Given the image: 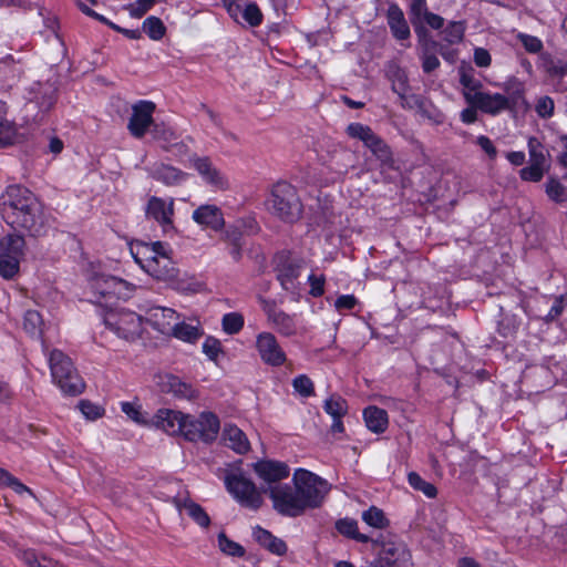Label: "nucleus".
Returning <instances> with one entry per match:
<instances>
[{"mask_svg":"<svg viewBox=\"0 0 567 567\" xmlns=\"http://www.w3.org/2000/svg\"><path fill=\"white\" fill-rule=\"evenodd\" d=\"M193 219L198 225L218 231L224 228L225 219L223 212L216 205H202L193 213Z\"/></svg>","mask_w":567,"mask_h":567,"instance_id":"6ab92c4d","label":"nucleus"},{"mask_svg":"<svg viewBox=\"0 0 567 567\" xmlns=\"http://www.w3.org/2000/svg\"><path fill=\"white\" fill-rule=\"evenodd\" d=\"M269 496L272 501L274 508L284 516L297 517L306 512L302 501L297 488L285 485L269 486Z\"/></svg>","mask_w":567,"mask_h":567,"instance_id":"1a4fd4ad","label":"nucleus"},{"mask_svg":"<svg viewBox=\"0 0 567 567\" xmlns=\"http://www.w3.org/2000/svg\"><path fill=\"white\" fill-rule=\"evenodd\" d=\"M474 62L480 68H487L491 65L492 58L487 50L477 48L474 51Z\"/></svg>","mask_w":567,"mask_h":567,"instance_id":"774afa93","label":"nucleus"},{"mask_svg":"<svg viewBox=\"0 0 567 567\" xmlns=\"http://www.w3.org/2000/svg\"><path fill=\"white\" fill-rule=\"evenodd\" d=\"M225 444L238 454H245L249 451L250 444L246 434L236 425L227 424L223 431Z\"/></svg>","mask_w":567,"mask_h":567,"instance_id":"412c9836","label":"nucleus"},{"mask_svg":"<svg viewBox=\"0 0 567 567\" xmlns=\"http://www.w3.org/2000/svg\"><path fill=\"white\" fill-rule=\"evenodd\" d=\"M79 408L83 415L89 420H96L101 417L104 413V410L101 406L90 401H81L79 403Z\"/></svg>","mask_w":567,"mask_h":567,"instance_id":"bf43d9fd","label":"nucleus"},{"mask_svg":"<svg viewBox=\"0 0 567 567\" xmlns=\"http://www.w3.org/2000/svg\"><path fill=\"white\" fill-rule=\"evenodd\" d=\"M155 260H156L155 270L150 271L148 274L158 279H164V280L173 278L174 262H173L172 258L166 254L164 246L159 250L158 257Z\"/></svg>","mask_w":567,"mask_h":567,"instance_id":"72a5a7b5","label":"nucleus"},{"mask_svg":"<svg viewBox=\"0 0 567 567\" xmlns=\"http://www.w3.org/2000/svg\"><path fill=\"white\" fill-rule=\"evenodd\" d=\"M223 330L228 334L238 333L244 327V318L238 312H230L223 317Z\"/></svg>","mask_w":567,"mask_h":567,"instance_id":"a18cd8bd","label":"nucleus"},{"mask_svg":"<svg viewBox=\"0 0 567 567\" xmlns=\"http://www.w3.org/2000/svg\"><path fill=\"white\" fill-rule=\"evenodd\" d=\"M41 89H42V96H41V99H38L37 103L39 104V107L42 111H49L55 102L54 92L50 86H45V87H41Z\"/></svg>","mask_w":567,"mask_h":567,"instance_id":"69168bd1","label":"nucleus"},{"mask_svg":"<svg viewBox=\"0 0 567 567\" xmlns=\"http://www.w3.org/2000/svg\"><path fill=\"white\" fill-rule=\"evenodd\" d=\"M145 319L162 334L177 337V316L174 309L152 307L147 310Z\"/></svg>","mask_w":567,"mask_h":567,"instance_id":"ddd939ff","label":"nucleus"},{"mask_svg":"<svg viewBox=\"0 0 567 567\" xmlns=\"http://www.w3.org/2000/svg\"><path fill=\"white\" fill-rule=\"evenodd\" d=\"M254 537L262 547L272 554L284 555L287 551V545L282 539L259 526L254 528Z\"/></svg>","mask_w":567,"mask_h":567,"instance_id":"b1692460","label":"nucleus"},{"mask_svg":"<svg viewBox=\"0 0 567 567\" xmlns=\"http://www.w3.org/2000/svg\"><path fill=\"white\" fill-rule=\"evenodd\" d=\"M163 244L157 241L154 244L137 243L131 247L132 256L135 261L146 271H154L156 258L162 249Z\"/></svg>","mask_w":567,"mask_h":567,"instance_id":"a211bd4d","label":"nucleus"},{"mask_svg":"<svg viewBox=\"0 0 567 567\" xmlns=\"http://www.w3.org/2000/svg\"><path fill=\"white\" fill-rule=\"evenodd\" d=\"M293 483L306 511L320 507L331 488L326 480L302 468L296 471Z\"/></svg>","mask_w":567,"mask_h":567,"instance_id":"423d86ee","label":"nucleus"},{"mask_svg":"<svg viewBox=\"0 0 567 567\" xmlns=\"http://www.w3.org/2000/svg\"><path fill=\"white\" fill-rule=\"evenodd\" d=\"M295 390L302 396H310L313 394V383L307 375L297 377L293 382Z\"/></svg>","mask_w":567,"mask_h":567,"instance_id":"13d9d810","label":"nucleus"},{"mask_svg":"<svg viewBox=\"0 0 567 567\" xmlns=\"http://www.w3.org/2000/svg\"><path fill=\"white\" fill-rule=\"evenodd\" d=\"M121 406L122 411L127 415L128 419L140 425L150 426V420L147 419L146 414L143 413L142 406L140 404L123 402Z\"/></svg>","mask_w":567,"mask_h":567,"instance_id":"37998d69","label":"nucleus"},{"mask_svg":"<svg viewBox=\"0 0 567 567\" xmlns=\"http://www.w3.org/2000/svg\"><path fill=\"white\" fill-rule=\"evenodd\" d=\"M16 135V127L12 122L0 114V146L11 144Z\"/></svg>","mask_w":567,"mask_h":567,"instance_id":"8fccbe9b","label":"nucleus"},{"mask_svg":"<svg viewBox=\"0 0 567 567\" xmlns=\"http://www.w3.org/2000/svg\"><path fill=\"white\" fill-rule=\"evenodd\" d=\"M43 320L35 310H28L23 319L24 330L32 337H40L42 333Z\"/></svg>","mask_w":567,"mask_h":567,"instance_id":"58836bf2","label":"nucleus"},{"mask_svg":"<svg viewBox=\"0 0 567 567\" xmlns=\"http://www.w3.org/2000/svg\"><path fill=\"white\" fill-rule=\"evenodd\" d=\"M302 265L303 261L300 258L290 255H282L279 257L278 279L280 280L284 289L290 291L296 289L295 280L298 278Z\"/></svg>","mask_w":567,"mask_h":567,"instance_id":"dca6fc26","label":"nucleus"},{"mask_svg":"<svg viewBox=\"0 0 567 567\" xmlns=\"http://www.w3.org/2000/svg\"><path fill=\"white\" fill-rule=\"evenodd\" d=\"M157 175L165 184L173 185L177 182V171L174 167L163 166L157 171Z\"/></svg>","mask_w":567,"mask_h":567,"instance_id":"338daca9","label":"nucleus"},{"mask_svg":"<svg viewBox=\"0 0 567 567\" xmlns=\"http://www.w3.org/2000/svg\"><path fill=\"white\" fill-rule=\"evenodd\" d=\"M218 545L220 550L227 555L240 557L245 554L244 548L239 544L228 539L224 533L218 535Z\"/></svg>","mask_w":567,"mask_h":567,"instance_id":"09e8293b","label":"nucleus"},{"mask_svg":"<svg viewBox=\"0 0 567 567\" xmlns=\"http://www.w3.org/2000/svg\"><path fill=\"white\" fill-rule=\"evenodd\" d=\"M225 483L228 492L244 507L257 511L261 507L264 499L254 482L241 474L231 473L226 476Z\"/></svg>","mask_w":567,"mask_h":567,"instance_id":"0eeeda50","label":"nucleus"},{"mask_svg":"<svg viewBox=\"0 0 567 567\" xmlns=\"http://www.w3.org/2000/svg\"><path fill=\"white\" fill-rule=\"evenodd\" d=\"M116 277L105 274L95 275L91 281V288L99 297L104 299H113Z\"/></svg>","mask_w":567,"mask_h":567,"instance_id":"cd10ccee","label":"nucleus"},{"mask_svg":"<svg viewBox=\"0 0 567 567\" xmlns=\"http://www.w3.org/2000/svg\"><path fill=\"white\" fill-rule=\"evenodd\" d=\"M266 206L271 215L286 223H295L302 213L297 190L287 182H278L272 186Z\"/></svg>","mask_w":567,"mask_h":567,"instance_id":"7ed1b4c3","label":"nucleus"},{"mask_svg":"<svg viewBox=\"0 0 567 567\" xmlns=\"http://www.w3.org/2000/svg\"><path fill=\"white\" fill-rule=\"evenodd\" d=\"M179 509L184 511L185 514L199 527L207 528L210 524V518L206 511L197 503L192 499L179 501Z\"/></svg>","mask_w":567,"mask_h":567,"instance_id":"c85d7f7f","label":"nucleus"},{"mask_svg":"<svg viewBox=\"0 0 567 567\" xmlns=\"http://www.w3.org/2000/svg\"><path fill=\"white\" fill-rule=\"evenodd\" d=\"M142 322L141 316L124 309L110 312L105 317V324L120 338L128 341H134L141 337Z\"/></svg>","mask_w":567,"mask_h":567,"instance_id":"6e6552de","label":"nucleus"},{"mask_svg":"<svg viewBox=\"0 0 567 567\" xmlns=\"http://www.w3.org/2000/svg\"><path fill=\"white\" fill-rule=\"evenodd\" d=\"M546 194L548 197L557 203L566 199L567 190L563 184L556 178L550 177L546 185Z\"/></svg>","mask_w":567,"mask_h":567,"instance_id":"49530a36","label":"nucleus"},{"mask_svg":"<svg viewBox=\"0 0 567 567\" xmlns=\"http://www.w3.org/2000/svg\"><path fill=\"white\" fill-rule=\"evenodd\" d=\"M203 352L208 359L216 361L223 352L220 341L214 337H207L203 343Z\"/></svg>","mask_w":567,"mask_h":567,"instance_id":"864d4df0","label":"nucleus"},{"mask_svg":"<svg viewBox=\"0 0 567 567\" xmlns=\"http://www.w3.org/2000/svg\"><path fill=\"white\" fill-rule=\"evenodd\" d=\"M388 74L392 82V90L394 93L400 96L410 92L408 75L404 70L398 66H391Z\"/></svg>","mask_w":567,"mask_h":567,"instance_id":"c9c22d12","label":"nucleus"},{"mask_svg":"<svg viewBox=\"0 0 567 567\" xmlns=\"http://www.w3.org/2000/svg\"><path fill=\"white\" fill-rule=\"evenodd\" d=\"M156 386L162 395L161 402L171 405L177 399V381L173 374H157Z\"/></svg>","mask_w":567,"mask_h":567,"instance_id":"a878e982","label":"nucleus"},{"mask_svg":"<svg viewBox=\"0 0 567 567\" xmlns=\"http://www.w3.org/2000/svg\"><path fill=\"white\" fill-rule=\"evenodd\" d=\"M176 420L177 413L174 409L161 408L150 420V425L173 435L175 433L174 425Z\"/></svg>","mask_w":567,"mask_h":567,"instance_id":"bb28decb","label":"nucleus"},{"mask_svg":"<svg viewBox=\"0 0 567 567\" xmlns=\"http://www.w3.org/2000/svg\"><path fill=\"white\" fill-rule=\"evenodd\" d=\"M336 528L343 536L355 539L357 542H360V543H368V542H371V539H372L369 536L359 533L358 523L354 519H350V518L340 519L337 522Z\"/></svg>","mask_w":567,"mask_h":567,"instance_id":"f704fd0d","label":"nucleus"},{"mask_svg":"<svg viewBox=\"0 0 567 567\" xmlns=\"http://www.w3.org/2000/svg\"><path fill=\"white\" fill-rule=\"evenodd\" d=\"M461 84L463 85V96L467 102L468 95L480 94L482 91L480 90L482 84L480 81L475 80L472 75L463 73L460 79Z\"/></svg>","mask_w":567,"mask_h":567,"instance_id":"3c124183","label":"nucleus"},{"mask_svg":"<svg viewBox=\"0 0 567 567\" xmlns=\"http://www.w3.org/2000/svg\"><path fill=\"white\" fill-rule=\"evenodd\" d=\"M399 97L401 100L402 107L417 110L421 114L427 113V103L422 96L412 93H404V95H400Z\"/></svg>","mask_w":567,"mask_h":567,"instance_id":"c03bdc74","label":"nucleus"},{"mask_svg":"<svg viewBox=\"0 0 567 567\" xmlns=\"http://www.w3.org/2000/svg\"><path fill=\"white\" fill-rule=\"evenodd\" d=\"M254 470L258 476L269 485L289 475V467L285 463L270 460H262L255 463Z\"/></svg>","mask_w":567,"mask_h":567,"instance_id":"aec40b11","label":"nucleus"},{"mask_svg":"<svg viewBox=\"0 0 567 567\" xmlns=\"http://www.w3.org/2000/svg\"><path fill=\"white\" fill-rule=\"evenodd\" d=\"M517 39L529 53H538L543 50V42L537 37L519 33Z\"/></svg>","mask_w":567,"mask_h":567,"instance_id":"6e6d98bb","label":"nucleus"},{"mask_svg":"<svg viewBox=\"0 0 567 567\" xmlns=\"http://www.w3.org/2000/svg\"><path fill=\"white\" fill-rule=\"evenodd\" d=\"M204 290V284L193 277L184 278L179 281V292L190 295L198 293Z\"/></svg>","mask_w":567,"mask_h":567,"instance_id":"680f3d73","label":"nucleus"},{"mask_svg":"<svg viewBox=\"0 0 567 567\" xmlns=\"http://www.w3.org/2000/svg\"><path fill=\"white\" fill-rule=\"evenodd\" d=\"M24 245V238L21 235L8 234L0 239V255L22 258Z\"/></svg>","mask_w":567,"mask_h":567,"instance_id":"c756f323","label":"nucleus"},{"mask_svg":"<svg viewBox=\"0 0 567 567\" xmlns=\"http://www.w3.org/2000/svg\"><path fill=\"white\" fill-rule=\"evenodd\" d=\"M155 104L151 101H138L132 105V114L127 123V130L132 136L142 138L153 124Z\"/></svg>","mask_w":567,"mask_h":567,"instance_id":"f8f14e48","label":"nucleus"},{"mask_svg":"<svg viewBox=\"0 0 567 567\" xmlns=\"http://www.w3.org/2000/svg\"><path fill=\"white\" fill-rule=\"evenodd\" d=\"M187 414L179 412V435H183L188 441H196L203 439L204 441L214 440L219 431V421L216 415L212 413H203L196 423H190L195 426V431H188L186 421Z\"/></svg>","mask_w":567,"mask_h":567,"instance_id":"9d476101","label":"nucleus"},{"mask_svg":"<svg viewBox=\"0 0 567 567\" xmlns=\"http://www.w3.org/2000/svg\"><path fill=\"white\" fill-rule=\"evenodd\" d=\"M372 550L377 555V565L381 567H412V555L406 545L393 534H381L371 539Z\"/></svg>","mask_w":567,"mask_h":567,"instance_id":"20e7f679","label":"nucleus"},{"mask_svg":"<svg viewBox=\"0 0 567 567\" xmlns=\"http://www.w3.org/2000/svg\"><path fill=\"white\" fill-rule=\"evenodd\" d=\"M187 142H193L190 136H186L179 143V161L186 168H192L203 178L212 188L226 192L230 188L228 177L213 163L210 157L198 155L190 152Z\"/></svg>","mask_w":567,"mask_h":567,"instance_id":"f03ea898","label":"nucleus"},{"mask_svg":"<svg viewBox=\"0 0 567 567\" xmlns=\"http://www.w3.org/2000/svg\"><path fill=\"white\" fill-rule=\"evenodd\" d=\"M465 32V25L461 21H453L451 22L447 28L444 30V39L451 43H458L463 40Z\"/></svg>","mask_w":567,"mask_h":567,"instance_id":"de8ad7c7","label":"nucleus"},{"mask_svg":"<svg viewBox=\"0 0 567 567\" xmlns=\"http://www.w3.org/2000/svg\"><path fill=\"white\" fill-rule=\"evenodd\" d=\"M545 173L546 171L529 164V166L520 169V177L528 182H539Z\"/></svg>","mask_w":567,"mask_h":567,"instance_id":"0e129e2a","label":"nucleus"},{"mask_svg":"<svg viewBox=\"0 0 567 567\" xmlns=\"http://www.w3.org/2000/svg\"><path fill=\"white\" fill-rule=\"evenodd\" d=\"M143 31L152 40H159L163 38V35L165 33V27L159 18L151 16L144 20Z\"/></svg>","mask_w":567,"mask_h":567,"instance_id":"79ce46f5","label":"nucleus"},{"mask_svg":"<svg viewBox=\"0 0 567 567\" xmlns=\"http://www.w3.org/2000/svg\"><path fill=\"white\" fill-rule=\"evenodd\" d=\"M49 362L52 379L63 393L69 395L82 393L85 384L69 357L60 350H53L50 353Z\"/></svg>","mask_w":567,"mask_h":567,"instance_id":"39448f33","label":"nucleus"},{"mask_svg":"<svg viewBox=\"0 0 567 567\" xmlns=\"http://www.w3.org/2000/svg\"><path fill=\"white\" fill-rule=\"evenodd\" d=\"M256 347L261 360L270 365H281L286 361V354L270 332H261L257 336Z\"/></svg>","mask_w":567,"mask_h":567,"instance_id":"4468645a","label":"nucleus"},{"mask_svg":"<svg viewBox=\"0 0 567 567\" xmlns=\"http://www.w3.org/2000/svg\"><path fill=\"white\" fill-rule=\"evenodd\" d=\"M135 285L116 277L113 298L114 299H128L135 291Z\"/></svg>","mask_w":567,"mask_h":567,"instance_id":"603ef678","label":"nucleus"},{"mask_svg":"<svg viewBox=\"0 0 567 567\" xmlns=\"http://www.w3.org/2000/svg\"><path fill=\"white\" fill-rule=\"evenodd\" d=\"M347 133L351 137L362 141L382 163L388 164L391 162L392 153L390 147L369 126L352 123L347 127Z\"/></svg>","mask_w":567,"mask_h":567,"instance_id":"9b49d317","label":"nucleus"},{"mask_svg":"<svg viewBox=\"0 0 567 567\" xmlns=\"http://www.w3.org/2000/svg\"><path fill=\"white\" fill-rule=\"evenodd\" d=\"M554 101L549 96H542L536 103V112L540 117H550L554 114Z\"/></svg>","mask_w":567,"mask_h":567,"instance_id":"e2e57ef3","label":"nucleus"},{"mask_svg":"<svg viewBox=\"0 0 567 567\" xmlns=\"http://www.w3.org/2000/svg\"><path fill=\"white\" fill-rule=\"evenodd\" d=\"M204 336L202 323L194 318L189 322H179V341L196 343Z\"/></svg>","mask_w":567,"mask_h":567,"instance_id":"2f4dec72","label":"nucleus"},{"mask_svg":"<svg viewBox=\"0 0 567 567\" xmlns=\"http://www.w3.org/2000/svg\"><path fill=\"white\" fill-rule=\"evenodd\" d=\"M323 409L331 417H343L348 413V403L341 395L332 394L324 401Z\"/></svg>","mask_w":567,"mask_h":567,"instance_id":"e433bc0d","label":"nucleus"},{"mask_svg":"<svg viewBox=\"0 0 567 567\" xmlns=\"http://www.w3.org/2000/svg\"><path fill=\"white\" fill-rule=\"evenodd\" d=\"M421 43L423 48L422 68L424 72L430 73L440 65V61L434 54L437 43L425 35L421 39Z\"/></svg>","mask_w":567,"mask_h":567,"instance_id":"7c9ffc66","label":"nucleus"},{"mask_svg":"<svg viewBox=\"0 0 567 567\" xmlns=\"http://www.w3.org/2000/svg\"><path fill=\"white\" fill-rule=\"evenodd\" d=\"M362 520L373 528H385L389 526V519L382 509L371 506L362 513Z\"/></svg>","mask_w":567,"mask_h":567,"instance_id":"4c0bfd02","label":"nucleus"},{"mask_svg":"<svg viewBox=\"0 0 567 567\" xmlns=\"http://www.w3.org/2000/svg\"><path fill=\"white\" fill-rule=\"evenodd\" d=\"M243 18L251 25L257 27L261 23L262 13L255 3H249L243 11Z\"/></svg>","mask_w":567,"mask_h":567,"instance_id":"4d7b16f0","label":"nucleus"},{"mask_svg":"<svg viewBox=\"0 0 567 567\" xmlns=\"http://www.w3.org/2000/svg\"><path fill=\"white\" fill-rule=\"evenodd\" d=\"M429 12L426 0H413L411 3V22L413 25L421 23V19Z\"/></svg>","mask_w":567,"mask_h":567,"instance_id":"052dcab7","label":"nucleus"},{"mask_svg":"<svg viewBox=\"0 0 567 567\" xmlns=\"http://www.w3.org/2000/svg\"><path fill=\"white\" fill-rule=\"evenodd\" d=\"M2 219L16 230H24L31 236L45 231V218L38 198L19 185L9 186L0 197Z\"/></svg>","mask_w":567,"mask_h":567,"instance_id":"f257e3e1","label":"nucleus"},{"mask_svg":"<svg viewBox=\"0 0 567 567\" xmlns=\"http://www.w3.org/2000/svg\"><path fill=\"white\" fill-rule=\"evenodd\" d=\"M367 427L373 433H383L389 424L388 413L378 406H368L363 411Z\"/></svg>","mask_w":567,"mask_h":567,"instance_id":"5701e85b","label":"nucleus"},{"mask_svg":"<svg viewBox=\"0 0 567 567\" xmlns=\"http://www.w3.org/2000/svg\"><path fill=\"white\" fill-rule=\"evenodd\" d=\"M246 226V221H237L235 225L228 227L225 231V240L229 245H243V228Z\"/></svg>","mask_w":567,"mask_h":567,"instance_id":"5fc2aeb1","label":"nucleus"},{"mask_svg":"<svg viewBox=\"0 0 567 567\" xmlns=\"http://www.w3.org/2000/svg\"><path fill=\"white\" fill-rule=\"evenodd\" d=\"M409 484L416 491L422 492L426 497L434 498L437 494L436 487L424 481L417 473L411 472L408 475Z\"/></svg>","mask_w":567,"mask_h":567,"instance_id":"a19ab883","label":"nucleus"},{"mask_svg":"<svg viewBox=\"0 0 567 567\" xmlns=\"http://www.w3.org/2000/svg\"><path fill=\"white\" fill-rule=\"evenodd\" d=\"M467 103L487 114H498L508 109V99L499 93L491 94L482 91L480 94L468 95Z\"/></svg>","mask_w":567,"mask_h":567,"instance_id":"2eb2a0df","label":"nucleus"},{"mask_svg":"<svg viewBox=\"0 0 567 567\" xmlns=\"http://www.w3.org/2000/svg\"><path fill=\"white\" fill-rule=\"evenodd\" d=\"M388 23L398 40H405L410 37V28L402 10L396 4H392L388 9Z\"/></svg>","mask_w":567,"mask_h":567,"instance_id":"4be33fe9","label":"nucleus"},{"mask_svg":"<svg viewBox=\"0 0 567 567\" xmlns=\"http://www.w3.org/2000/svg\"><path fill=\"white\" fill-rule=\"evenodd\" d=\"M529 164L537 166L546 172L549 169L548 154L544 146L535 137L528 141Z\"/></svg>","mask_w":567,"mask_h":567,"instance_id":"473e14b6","label":"nucleus"},{"mask_svg":"<svg viewBox=\"0 0 567 567\" xmlns=\"http://www.w3.org/2000/svg\"><path fill=\"white\" fill-rule=\"evenodd\" d=\"M146 215L159 223L164 230L173 229L174 199L165 202L162 198L152 197L147 204Z\"/></svg>","mask_w":567,"mask_h":567,"instance_id":"f3484780","label":"nucleus"},{"mask_svg":"<svg viewBox=\"0 0 567 567\" xmlns=\"http://www.w3.org/2000/svg\"><path fill=\"white\" fill-rule=\"evenodd\" d=\"M268 320L270 323L284 336H292L296 333V323L291 316L278 310L270 308L267 310Z\"/></svg>","mask_w":567,"mask_h":567,"instance_id":"393cba45","label":"nucleus"},{"mask_svg":"<svg viewBox=\"0 0 567 567\" xmlns=\"http://www.w3.org/2000/svg\"><path fill=\"white\" fill-rule=\"evenodd\" d=\"M20 257L0 255V276L7 280L12 279L20 269Z\"/></svg>","mask_w":567,"mask_h":567,"instance_id":"ea45409f","label":"nucleus"}]
</instances>
